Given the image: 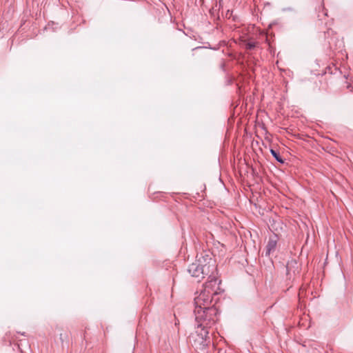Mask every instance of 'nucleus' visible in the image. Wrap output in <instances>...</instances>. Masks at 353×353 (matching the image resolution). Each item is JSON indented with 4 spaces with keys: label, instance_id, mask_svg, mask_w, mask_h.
<instances>
[{
    "label": "nucleus",
    "instance_id": "nucleus-1",
    "mask_svg": "<svg viewBox=\"0 0 353 353\" xmlns=\"http://www.w3.org/2000/svg\"><path fill=\"white\" fill-rule=\"evenodd\" d=\"M194 312L196 325L208 330L219 321V310L215 304L212 307L194 309Z\"/></svg>",
    "mask_w": 353,
    "mask_h": 353
},
{
    "label": "nucleus",
    "instance_id": "nucleus-12",
    "mask_svg": "<svg viewBox=\"0 0 353 353\" xmlns=\"http://www.w3.org/2000/svg\"><path fill=\"white\" fill-rule=\"evenodd\" d=\"M231 15H232V12L230 13V10H228V12L226 13V17L230 18Z\"/></svg>",
    "mask_w": 353,
    "mask_h": 353
},
{
    "label": "nucleus",
    "instance_id": "nucleus-6",
    "mask_svg": "<svg viewBox=\"0 0 353 353\" xmlns=\"http://www.w3.org/2000/svg\"><path fill=\"white\" fill-rule=\"evenodd\" d=\"M301 265L295 259L288 261L286 264L287 279L293 281L300 274Z\"/></svg>",
    "mask_w": 353,
    "mask_h": 353
},
{
    "label": "nucleus",
    "instance_id": "nucleus-5",
    "mask_svg": "<svg viewBox=\"0 0 353 353\" xmlns=\"http://www.w3.org/2000/svg\"><path fill=\"white\" fill-rule=\"evenodd\" d=\"M221 283V280L214 276L210 275L208 281L203 285V290L205 292H208V293L215 297L223 292V290L220 287Z\"/></svg>",
    "mask_w": 353,
    "mask_h": 353
},
{
    "label": "nucleus",
    "instance_id": "nucleus-9",
    "mask_svg": "<svg viewBox=\"0 0 353 353\" xmlns=\"http://www.w3.org/2000/svg\"><path fill=\"white\" fill-rule=\"evenodd\" d=\"M270 153L278 162L281 164L284 163L285 160L282 158L279 152L276 151L274 149H270Z\"/></svg>",
    "mask_w": 353,
    "mask_h": 353
},
{
    "label": "nucleus",
    "instance_id": "nucleus-10",
    "mask_svg": "<svg viewBox=\"0 0 353 353\" xmlns=\"http://www.w3.org/2000/svg\"><path fill=\"white\" fill-rule=\"evenodd\" d=\"M257 45V42H253V41H248L245 43V49L246 50H252L254 49Z\"/></svg>",
    "mask_w": 353,
    "mask_h": 353
},
{
    "label": "nucleus",
    "instance_id": "nucleus-7",
    "mask_svg": "<svg viewBox=\"0 0 353 353\" xmlns=\"http://www.w3.org/2000/svg\"><path fill=\"white\" fill-rule=\"evenodd\" d=\"M279 240V236L274 233L269 237L265 247V256H270L272 253L275 252Z\"/></svg>",
    "mask_w": 353,
    "mask_h": 353
},
{
    "label": "nucleus",
    "instance_id": "nucleus-13",
    "mask_svg": "<svg viewBox=\"0 0 353 353\" xmlns=\"http://www.w3.org/2000/svg\"><path fill=\"white\" fill-rule=\"evenodd\" d=\"M198 48H201V46H199L198 48H194V50H196V49H198Z\"/></svg>",
    "mask_w": 353,
    "mask_h": 353
},
{
    "label": "nucleus",
    "instance_id": "nucleus-11",
    "mask_svg": "<svg viewBox=\"0 0 353 353\" xmlns=\"http://www.w3.org/2000/svg\"><path fill=\"white\" fill-rule=\"evenodd\" d=\"M345 87L347 90H348L350 92H353V84L350 83H348L347 81H345Z\"/></svg>",
    "mask_w": 353,
    "mask_h": 353
},
{
    "label": "nucleus",
    "instance_id": "nucleus-2",
    "mask_svg": "<svg viewBox=\"0 0 353 353\" xmlns=\"http://www.w3.org/2000/svg\"><path fill=\"white\" fill-rule=\"evenodd\" d=\"M208 334L209 330L207 328L196 325V330L189 336V341L192 346L203 350L208 345Z\"/></svg>",
    "mask_w": 353,
    "mask_h": 353
},
{
    "label": "nucleus",
    "instance_id": "nucleus-8",
    "mask_svg": "<svg viewBox=\"0 0 353 353\" xmlns=\"http://www.w3.org/2000/svg\"><path fill=\"white\" fill-rule=\"evenodd\" d=\"M71 333L68 329H60L59 339L63 346L64 343L68 344Z\"/></svg>",
    "mask_w": 353,
    "mask_h": 353
},
{
    "label": "nucleus",
    "instance_id": "nucleus-3",
    "mask_svg": "<svg viewBox=\"0 0 353 353\" xmlns=\"http://www.w3.org/2000/svg\"><path fill=\"white\" fill-rule=\"evenodd\" d=\"M212 266V270H216L214 264L201 265L198 262H194L188 266V271L192 277H195L200 281L210 273V267Z\"/></svg>",
    "mask_w": 353,
    "mask_h": 353
},
{
    "label": "nucleus",
    "instance_id": "nucleus-4",
    "mask_svg": "<svg viewBox=\"0 0 353 353\" xmlns=\"http://www.w3.org/2000/svg\"><path fill=\"white\" fill-rule=\"evenodd\" d=\"M208 292L201 290L199 295L194 298L195 309L212 307L213 301H214V304L216 305L218 299H215Z\"/></svg>",
    "mask_w": 353,
    "mask_h": 353
}]
</instances>
